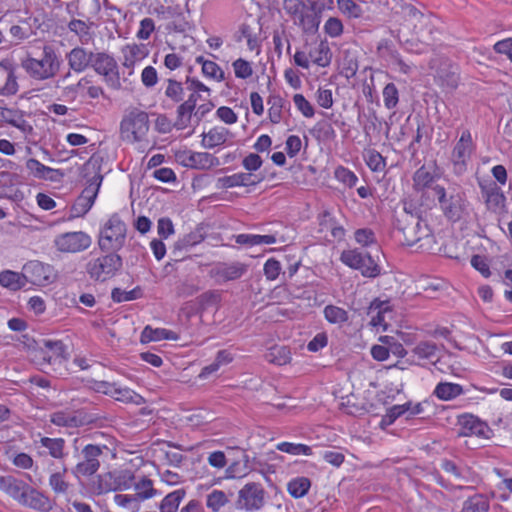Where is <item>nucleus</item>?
I'll return each instance as SVG.
<instances>
[{"mask_svg": "<svg viewBox=\"0 0 512 512\" xmlns=\"http://www.w3.org/2000/svg\"><path fill=\"white\" fill-rule=\"evenodd\" d=\"M0 284L10 290L17 291L23 288L25 280L23 278V271L21 273L11 270H5L0 273Z\"/></svg>", "mask_w": 512, "mask_h": 512, "instance_id": "72a5a7b5", "label": "nucleus"}, {"mask_svg": "<svg viewBox=\"0 0 512 512\" xmlns=\"http://www.w3.org/2000/svg\"><path fill=\"white\" fill-rule=\"evenodd\" d=\"M283 9L295 21L302 13V11L307 9V5L301 0H284Z\"/></svg>", "mask_w": 512, "mask_h": 512, "instance_id": "0e129e2a", "label": "nucleus"}, {"mask_svg": "<svg viewBox=\"0 0 512 512\" xmlns=\"http://www.w3.org/2000/svg\"><path fill=\"white\" fill-rule=\"evenodd\" d=\"M342 13L351 18H359L363 15V9L354 0H337Z\"/></svg>", "mask_w": 512, "mask_h": 512, "instance_id": "603ef678", "label": "nucleus"}, {"mask_svg": "<svg viewBox=\"0 0 512 512\" xmlns=\"http://www.w3.org/2000/svg\"><path fill=\"white\" fill-rule=\"evenodd\" d=\"M395 228L398 233L403 237V243L412 246L421 239L420 219L412 213L404 211L403 214L398 216L395 220Z\"/></svg>", "mask_w": 512, "mask_h": 512, "instance_id": "f8f14e48", "label": "nucleus"}, {"mask_svg": "<svg viewBox=\"0 0 512 512\" xmlns=\"http://www.w3.org/2000/svg\"><path fill=\"white\" fill-rule=\"evenodd\" d=\"M150 128L149 115L146 111L133 107L127 109L120 122V138L127 143L142 142Z\"/></svg>", "mask_w": 512, "mask_h": 512, "instance_id": "f257e3e1", "label": "nucleus"}, {"mask_svg": "<svg viewBox=\"0 0 512 512\" xmlns=\"http://www.w3.org/2000/svg\"><path fill=\"white\" fill-rule=\"evenodd\" d=\"M294 22L303 30L304 33L315 34L318 31L321 16L317 15L315 12L305 9Z\"/></svg>", "mask_w": 512, "mask_h": 512, "instance_id": "c756f323", "label": "nucleus"}, {"mask_svg": "<svg viewBox=\"0 0 512 512\" xmlns=\"http://www.w3.org/2000/svg\"><path fill=\"white\" fill-rule=\"evenodd\" d=\"M165 96L173 103H180L184 99L183 83L176 79H167V87L165 89Z\"/></svg>", "mask_w": 512, "mask_h": 512, "instance_id": "a18cd8bd", "label": "nucleus"}, {"mask_svg": "<svg viewBox=\"0 0 512 512\" xmlns=\"http://www.w3.org/2000/svg\"><path fill=\"white\" fill-rule=\"evenodd\" d=\"M83 451L85 452V459L76 465V473L82 476H90L99 468V461L97 457L101 454L102 450Z\"/></svg>", "mask_w": 512, "mask_h": 512, "instance_id": "cd10ccee", "label": "nucleus"}, {"mask_svg": "<svg viewBox=\"0 0 512 512\" xmlns=\"http://www.w3.org/2000/svg\"><path fill=\"white\" fill-rule=\"evenodd\" d=\"M271 107L268 110L269 119L272 123L277 124L281 121L283 98L280 96H271L268 100Z\"/></svg>", "mask_w": 512, "mask_h": 512, "instance_id": "4d7b16f0", "label": "nucleus"}, {"mask_svg": "<svg viewBox=\"0 0 512 512\" xmlns=\"http://www.w3.org/2000/svg\"><path fill=\"white\" fill-rule=\"evenodd\" d=\"M464 393L463 387L456 383L440 382L433 394L440 400L450 401Z\"/></svg>", "mask_w": 512, "mask_h": 512, "instance_id": "7c9ffc66", "label": "nucleus"}, {"mask_svg": "<svg viewBox=\"0 0 512 512\" xmlns=\"http://www.w3.org/2000/svg\"><path fill=\"white\" fill-rule=\"evenodd\" d=\"M49 485L56 494L68 492L70 484L65 480L64 473L56 472L50 475Z\"/></svg>", "mask_w": 512, "mask_h": 512, "instance_id": "6e6d98bb", "label": "nucleus"}, {"mask_svg": "<svg viewBox=\"0 0 512 512\" xmlns=\"http://www.w3.org/2000/svg\"><path fill=\"white\" fill-rule=\"evenodd\" d=\"M20 505L39 512H49L53 508L52 500L43 492L28 486Z\"/></svg>", "mask_w": 512, "mask_h": 512, "instance_id": "a211bd4d", "label": "nucleus"}, {"mask_svg": "<svg viewBox=\"0 0 512 512\" xmlns=\"http://www.w3.org/2000/svg\"><path fill=\"white\" fill-rule=\"evenodd\" d=\"M22 269L25 284L30 283L36 286H46L54 280L52 267L40 261H29Z\"/></svg>", "mask_w": 512, "mask_h": 512, "instance_id": "ddd939ff", "label": "nucleus"}, {"mask_svg": "<svg viewBox=\"0 0 512 512\" xmlns=\"http://www.w3.org/2000/svg\"><path fill=\"white\" fill-rule=\"evenodd\" d=\"M127 226L117 213H114L99 232L98 246L103 252L117 253L125 244Z\"/></svg>", "mask_w": 512, "mask_h": 512, "instance_id": "39448f33", "label": "nucleus"}, {"mask_svg": "<svg viewBox=\"0 0 512 512\" xmlns=\"http://www.w3.org/2000/svg\"><path fill=\"white\" fill-rule=\"evenodd\" d=\"M310 57L313 62L321 67H326L331 62V53L329 47L321 42L317 48L310 51Z\"/></svg>", "mask_w": 512, "mask_h": 512, "instance_id": "49530a36", "label": "nucleus"}, {"mask_svg": "<svg viewBox=\"0 0 512 512\" xmlns=\"http://www.w3.org/2000/svg\"><path fill=\"white\" fill-rule=\"evenodd\" d=\"M264 497L265 491L261 484L247 483L239 491L237 504L246 511L259 510L264 505Z\"/></svg>", "mask_w": 512, "mask_h": 512, "instance_id": "4468645a", "label": "nucleus"}, {"mask_svg": "<svg viewBox=\"0 0 512 512\" xmlns=\"http://www.w3.org/2000/svg\"><path fill=\"white\" fill-rule=\"evenodd\" d=\"M323 313L325 319L331 324L342 325L349 320L348 312L336 305H327Z\"/></svg>", "mask_w": 512, "mask_h": 512, "instance_id": "a19ab883", "label": "nucleus"}, {"mask_svg": "<svg viewBox=\"0 0 512 512\" xmlns=\"http://www.w3.org/2000/svg\"><path fill=\"white\" fill-rule=\"evenodd\" d=\"M479 187L489 211L498 212L504 207L506 197L502 189L495 182H479Z\"/></svg>", "mask_w": 512, "mask_h": 512, "instance_id": "dca6fc26", "label": "nucleus"}, {"mask_svg": "<svg viewBox=\"0 0 512 512\" xmlns=\"http://www.w3.org/2000/svg\"><path fill=\"white\" fill-rule=\"evenodd\" d=\"M429 69L433 71V78L445 92H453L460 83L459 66L447 57L436 55L428 63Z\"/></svg>", "mask_w": 512, "mask_h": 512, "instance_id": "20e7f679", "label": "nucleus"}, {"mask_svg": "<svg viewBox=\"0 0 512 512\" xmlns=\"http://www.w3.org/2000/svg\"><path fill=\"white\" fill-rule=\"evenodd\" d=\"M228 503L227 495L221 490H213L207 496L206 505L213 512H218Z\"/></svg>", "mask_w": 512, "mask_h": 512, "instance_id": "09e8293b", "label": "nucleus"}, {"mask_svg": "<svg viewBox=\"0 0 512 512\" xmlns=\"http://www.w3.org/2000/svg\"><path fill=\"white\" fill-rule=\"evenodd\" d=\"M335 176L339 181L343 182L350 188L355 186L358 181L357 176L345 167L337 168L335 171Z\"/></svg>", "mask_w": 512, "mask_h": 512, "instance_id": "774afa93", "label": "nucleus"}, {"mask_svg": "<svg viewBox=\"0 0 512 512\" xmlns=\"http://www.w3.org/2000/svg\"><path fill=\"white\" fill-rule=\"evenodd\" d=\"M102 385L106 387L104 393L114 395L115 399L118 401L133 403L136 405L145 403V399L141 395L129 388L117 387L115 383L111 384L107 382H102Z\"/></svg>", "mask_w": 512, "mask_h": 512, "instance_id": "b1692460", "label": "nucleus"}, {"mask_svg": "<svg viewBox=\"0 0 512 512\" xmlns=\"http://www.w3.org/2000/svg\"><path fill=\"white\" fill-rule=\"evenodd\" d=\"M340 260L348 267L359 270L361 275L366 278H377L382 274L380 266V252L375 255L360 249L344 250L341 253Z\"/></svg>", "mask_w": 512, "mask_h": 512, "instance_id": "7ed1b4c3", "label": "nucleus"}, {"mask_svg": "<svg viewBox=\"0 0 512 512\" xmlns=\"http://www.w3.org/2000/svg\"><path fill=\"white\" fill-rule=\"evenodd\" d=\"M311 487L309 478L301 476L291 479L287 484L288 493L295 499L304 497Z\"/></svg>", "mask_w": 512, "mask_h": 512, "instance_id": "f704fd0d", "label": "nucleus"}, {"mask_svg": "<svg viewBox=\"0 0 512 512\" xmlns=\"http://www.w3.org/2000/svg\"><path fill=\"white\" fill-rule=\"evenodd\" d=\"M437 350L438 347L435 343L429 341H422L414 347L413 353L419 359H431L436 355Z\"/></svg>", "mask_w": 512, "mask_h": 512, "instance_id": "3c124183", "label": "nucleus"}, {"mask_svg": "<svg viewBox=\"0 0 512 512\" xmlns=\"http://www.w3.org/2000/svg\"><path fill=\"white\" fill-rule=\"evenodd\" d=\"M114 483L115 482H113L111 472L101 474L97 477V481L94 482V490L98 494H104L110 491H115Z\"/></svg>", "mask_w": 512, "mask_h": 512, "instance_id": "5fc2aeb1", "label": "nucleus"}, {"mask_svg": "<svg viewBox=\"0 0 512 512\" xmlns=\"http://www.w3.org/2000/svg\"><path fill=\"white\" fill-rule=\"evenodd\" d=\"M460 423L463 429L467 431L465 432V434L469 433L471 435H476L484 439H490L493 437V430L485 422H482L476 416H463L460 420Z\"/></svg>", "mask_w": 512, "mask_h": 512, "instance_id": "5701e85b", "label": "nucleus"}, {"mask_svg": "<svg viewBox=\"0 0 512 512\" xmlns=\"http://www.w3.org/2000/svg\"><path fill=\"white\" fill-rule=\"evenodd\" d=\"M97 415L87 412L85 409H79L72 412L73 427H80L91 424L97 420Z\"/></svg>", "mask_w": 512, "mask_h": 512, "instance_id": "052dcab7", "label": "nucleus"}, {"mask_svg": "<svg viewBox=\"0 0 512 512\" xmlns=\"http://www.w3.org/2000/svg\"><path fill=\"white\" fill-rule=\"evenodd\" d=\"M93 56L94 52L77 46L66 54V59L70 70L76 73H81L91 66Z\"/></svg>", "mask_w": 512, "mask_h": 512, "instance_id": "6ab92c4d", "label": "nucleus"}, {"mask_svg": "<svg viewBox=\"0 0 512 512\" xmlns=\"http://www.w3.org/2000/svg\"><path fill=\"white\" fill-rule=\"evenodd\" d=\"M489 503L482 495L469 497L463 504L460 512H488Z\"/></svg>", "mask_w": 512, "mask_h": 512, "instance_id": "c03bdc74", "label": "nucleus"}, {"mask_svg": "<svg viewBox=\"0 0 512 512\" xmlns=\"http://www.w3.org/2000/svg\"><path fill=\"white\" fill-rule=\"evenodd\" d=\"M433 193L438 199L443 215L449 221L457 222L462 218L466 210L464 194L457 192L447 195L446 189L440 185L433 187Z\"/></svg>", "mask_w": 512, "mask_h": 512, "instance_id": "0eeeda50", "label": "nucleus"}, {"mask_svg": "<svg viewBox=\"0 0 512 512\" xmlns=\"http://www.w3.org/2000/svg\"><path fill=\"white\" fill-rule=\"evenodd\" d=\"M368 167L374 172H382L386 167L385 158L375 149H369L365 154Z\"/></svg>", "mask_w": 512, "mask_h": 512, "instance_id": "de8ad7c7", "label": "nucleus"}, {"mask_svg": "<svg viewBox=\"0 0 512 512\" xmlns=\"http://www.w3.org/2000/svg\"><path fill=\"white\" fill-rule=\"evenodd\" d=\"M115 491H124L131 488L134 484V474L130 470H120L111 472Z\"/></svg>", "mask_w": 512, "mask_h": 512, "instance_id": "ea45409f", "label": "nucleus"}, {"mask_svg": "<svg viewBox=\"0 0 512 512\" xmlns=\"http://www.w3.org/2000/svg\"><path fill=\"white\" fill-rule=\"evenodd\" d=\"M236 243L241 245L255 246L261 244H274L276 237L274 235H255L239 234L235 238Z\"/></svg>", "mask_w": 512, "mask_h": 512, "instance_id": "58836bf2", "label": "nucleus"}, {"mask_svg": "<svg viewBox=\"0 0 512 512\" xmlns=\"http://www.w3.org/2000/svg\"><path fill=\"white\" fill-rule=\"evenodd\" d=\"M264 358L269 363L285 365L291 360V351L287 346L275 345L265 353Z\"/></svg>", "mask_w": 512, "mask_h": 512, "instance_id": "2f4dec72", "label": "nucleus"}, {"mask_svg": "<svg viewBox=\"0 0 512 512\" xmlns=\"http://www.w3.org/2000/svg\"><path fill=\"white\" fill-rule=\"evenodd\" d=\"M391 312V308L388 302L381 301L378 298L374 299L368 308V314L372 315L370 324L374 327L383 326L386 330L387 325L384 323V314Z\"/></svg>", "mask_w": 512, "mask_h": 512, "instance_id": "c85d7f7f", "label": "nucleus"}, {"mask_svg": "<svg viewBox=\"0 0 512 512\" xmlns=\"http://www.w3.org/2000/svg\"><path fill=\"white\" fill-rule=\"evenodd\" d=\"M91 238L82 231L66 232L54 239V245L60 252L77 253L88 249L91 245Z\"/></svg>", "mask_w": 512, "mask_h": 512, "instance_id": "9d476101", "label": "nucleus"}, {"mask_svg": "<svg viewBox=\"0 0 512 512\" xmlns=\"http://www.w3.org/2000/svg\"><path fill=\"white\" fill-rule=\"evenodd\" d=\"M28 486L29 485L26 482L16 479L13 476H0V490L19 504L21 503Z\"/></svg>", "mask_w": 512, "mask_h": 512, "instance_id": "412c9836", "label": "nucleus"}, {"mask_svg": "<svg viewBox=\"0 0 512 512\" xmlns=\"http://www.w3.org/2000/svg\"><path fill=\"white\" fill-rule=\"evenodd\" d=\"M29 76L36 80H46L54 77L60 68V61L52 46L43 47L41 59L27 57L21 63Z\"/></svg>", "mask_w": 512, "mask_h": 512, "instance_id": "f03ea898", "label": "nucleus"}, {"mask_svg": "<svg viewBox=\"0 0 512 512\" xmlns=\"http://www.w3.org/2000/svg\"><path fill=\"white\" fill-rule=\"evenodd\" d=\"M103 158L98 154H93L81 167L80 176L86 183H102L101 174Z\"/></svg>", "mask_w": 512, "mask_h": 512, "instance_id": "4be33fe9", "label": "nucleus"}, {"mask_svg": "<svg viewBox=\"0 0 512 512\" xmlns=\"http://www.w3.org/2000/svg\"><path fill=\"white\" fill-rule=\"evenodd\" d=\"M90 67L93 68L98 75L104 77V81L110 88L114 90L121 89L119 66L113 56L106 52L94 53Z\"/></svg>", "mask_w": 512, "mask_h": 512, "instance_id": "6e6552de", "label": "nucleus"}, {"mask_svg": "<svg viewBox=\"0 0 512 512\" xmlns=\"http://www.w3.org/2000/svg\"><path fill=\"white\" fill-rule=\"evenodd\" d=\"M202 73L204 76L212 78L218 82L225 79V73L214 61L203 62Z\"/></svg>", "mask_w": 512, "mask_h": 512, "instance_id": "bf43d9fd", "label": "nucleus"}, {"mask_svg": "<svg viewBox=\"0 0 512 512\" xmlns=\"http://www.w3.org/2000/svg\"><path fill=\"white\" fill-rule=\"evenodd\" d=\"M293 102L296 108L303 114V116L306 118H311L314 116V107L302 94H295L293 96Z\"/></svg>", "mask_w": 512, "mask_h": 512, "instance_id": "e2e57ef3", "label": "nucleus"}, {"mask_svg": "<svg viewBox=\"0 0 512 512\" xmlns=\"http://www.w3.org/2000/svg\"><path fill=\"white\" fill-rule=\"evenodd\" d=\"M473 150V140L469 130L462 132L460 139L453 148L451 160L453 171L457 175L467 170V161L470 159Z\"/></svg>", "mask_w": 512, "mask_h": 512, "instance_id": "9b49d317", "label": "nucleus"}, {"mask_svg": "<svg viewBox=\"0 0 512 512\" xmlns=\"http://www.w3.org/2000/svg\"><path fill=\"white\" fill-rule=\"evenodd\" d=\"M68 29L78 35L82 43H85L90 39V28L83 20H71L68 23Z\"/></svg>", "mask_w": 512, "mask_h": 512, "instance_id": "13d9d810", "label": "nucleus"}, {"mask_svg": "<svg viewBox=\"0 0 512 512\" xmlns=\"http://www.w3.org/2000/svg\"><path fill=\"white\" fill-rule=\"evenodd\" d=\"M196 110V105L190 103V101H182L176 110V121L173 126L177 130H184L188 126L191 125L192 121H194V112Z\"/></svg>", "mask_w": 512, "mask_h": 512, "instance_id": "a878e982", "label": "nucleus"}, {"mask_svg": "<svg viewBox=\"0 0 512 512\" xmlns=\"http://www.w3.org/2000/svg\"><path fill=\"white\" fill-rule=\"evenodd\" d=\"M324 31L332 38L339 37L343 33L342 21L336 17H330L324 25Z\"/></svg>", "mask_w": 512, "mask_h": 512, "instance_id": "338daca9", "label": "nucleus"}, {"mask_svg": "<svg viewBox=\"0 0 512 512\" xmlns=\"http://www.w3.org/2000/svg\"><path fill=\"white\" fill-rule=\"evenodd\" d=\"M383 101L387 109H394L399 102V93L394 83H388L383 89Z\"/></svg>", "mask_w": 512, "mask_h": 512, "instance_id": "864d4df0", "label": "nucleus"}, {"mask_svg": "<svg viewBox=\"0 0 512 512\" xmlns=\"http://www.w3.org/2000/svg\"><path fill=\"white\" fill-rule=\"evenodd\" d=\"M435 180V176L430 173L425 166L420 167L416 170L413 175V188L415 191L420 192L426 188H431L433 190V185Z\"/></svg>", "mask_w": 512, "mask_h": 512, "instance_id": "473e14b6", "label": "nucleus"}, {"mask_svg": "<svg viewBox=\"0 0 512 512\" xmlns=\"http://www.w3.org/2000/svg\"><path fill=\"white\" fill-rule=\"evenodd\" d=\"M378 49H384L386 51L387 55L390 57L393 63L398 66L400 72L404 74H409L411 72V66L403 61L400 53L393 47L390 41H381Z\"/></svg>", "mask_w": 512, "mask_h": 512, "instance_id": "c9c22d12", "label": "nucleus"}, {"mask_svg": "<svg viewBox=\"0 0 512 512\" xmlns=\"http://www.w3.org/2000/svg\"><path fill=\"white\" fill-rule=\"evenodd\" d=\"M232 66L234 69L235 76L237 78L247 79L251 77L253 74V69L250 62H248L245 59L238 58L232 63Z\"/></svg>", "mask_w": 512, "mask_h": 512, "instance_id": "680f3d73", "label": "nucleus"}, {"mask_svg": "<svg viewBox=\"0 0 512 512\" xmlns=\"http://www.w3.org/2000/svg\"><path fill=\"white\" fill-rule=\"evenodd\" d=\"M184 495L185 492L181 489L167 494L160 502V512H177Z\"/></svg>", "mask_w": 512, "mask_h": 512, "instance_id": "4c0bfd02", "label": "nucleus"}, {"mask_svg": "<svg viewBox=\"0 0 512 512\" xmlns=\"http://www.w3.org/2000/svg\"><path fill=\"white\" fill-rule=\"evenodd\" d=\"M175 159L180 165L196 170H208L220 164L219 159L212 154L192 150L177 151Z\"/></svg>", "mask_w": 512, "mask_h": 512, "instance_id": "1a4fd4ad", "label": "nucleus"}, {"mask_svg": "<svg viewBox=\"0 0 512 512\" xmlns=\"http://www.w3.org/2000/svg\"><path fill=\"white\" fill-rule=\"evenodd\" d=\"M264 180V176L254 173H235L230 176L220 177L217 180L218 188L228 189L237 186H255Z\"/></svg>", "mask_w": 512, "mask_h": 512, "instance_id": "f3484780", "label": "nucleus"}, {"mask_svg": "<svg viewBox=\"0 0 512 512\" xmlns=\"http://www.w3.org/2000/svg\"><path fill=\"white\" fill-rule=\"evenodd\" d=\"M123 266L122 257L114 252L89 261L86 265V272L90 278L97 282H105L113 278Z\"/></svg>", "mask_w": 512, "mask_h": 512, "instance_id": "423d86ee", "label": "nucleus"}, {"mask_svg": "<svg viewBox=\"0 0 512 512\" xmlns=\"http://www.w3.org/2000/svg\"><path fill=\"white\" fill-rule=\"evenodd\" d=\"M44 346L48 348L52 354L49 356L44 355L43 360L47 361L48 363H51L52 361L56 362L57 360L61 362L62 360L66 359L65 356V345L62 341H51L46 340L44 341Z\"/></svg>", "mask_w": 512, "mask_h": 512, "instance_id": "37998d69", "label": "nucleus"}, {"mask_svg": "<svg viewBox=\"0 0 512 512\" xmlns=\"http://www.w3.org/2000/svg\"><path fill=\"white\" fill-rule=\"evenodd\" d=\"M142 291L140 287H136L130 291H125L120 288H114L111 292V298L116 303L132 301L140 298Z\"/></svg>", "mask_w": 512, "mask_h": 512, "instance_id": "8fccbe9b", "label": "nucleus"}, {"mask_svg": "<svg viewBox=\"0 0 512 512\" xmlns=\"http://www.w3.org/2000/svg\"><path fill=\"white\" fill-rule=\"evenodd\" d=\"M206 238V226L204 224H199L196 228L190 233L184 235L181 239H179L174 244V248L172 253L177 255V252L193 247L199 243H201Z\"/></svg>", "mask_w": 512, "mask_h": 512, "instance_id": "393cba45", "label": "nucleus"}, {"mask_svg": "<svg viewBox=\"0 0 512 512\" xmlns=\"http://www.w3.org/2000/svg\"><path fill=\"white\" fill-rule=\"evenodd\" d=\"M248 271V265L241 262L217 263L210 271L219 283L240 279Z\"/></svg>", "mask_w": 512, "mask_h": 512, "instance_id": "2eb2a0df", "label": "nucleus"}, {"mask_svg": "<svg viewBox=\"0 0 512 512\" xmlns=\"http://www.w3.org/2000/svg\"><path fill=\"white\" fill-rule=\"evenodd\" d=\"M133 486L136 490L135 497L140 500H147L157 495L152 480L147 477H142L138 482H134Z\"/></svg>", "mask_w": 512, "mask_h": 512, "instance_id": "79ce46f5", "label": "nucleus"}, {"mask_svg": "<svg viewBox=\"0 0 512 512\" xmlns=\"http://www.w3.org/2000/svg\"><path fill=\"white\" fill-rule=\"evenodd\" d=\"M251 468L248 466V459L235 461L229 465L227 473L232 478H241L245 476Z\"/></svg>", "mask_w": 512, "mask_h": 512, "instance_id": "69168bd1", "label": "nucleus"}, {"mask_svg": "<svg viewBox=\"0 0 512 512\" xmlns=\"http://www.w3.org/2000/svg\"><path fill=\"white\" fill-rule=\"evenodd\" d=\"M378 49H384L386 51L387 55L390 57L393 63L398 66L400 72L404 74H409L411 72V66L403 61L400 53L393 47L390 41H381Z\"/></svg>", "mask_w": 512, "mask_h": 512, "instance_id": "e433bc0d", "label": "nucleus"}, {"mask_svg": "<svg viewBox=\"0 0 512 512\" xmlns=\"http://www.w3.org/2000/svg\"><path fill=\"white\" fill-rule=\"evenodd\" d=\"M229 134V130L224 127H214L202 134L201 145L207 149L223 145L227 141Z\"/></svg>", "mask_w": 512, "mask_h": 512, "instance_id": "bb28decb", "label": "nucleus"}, {"mask_svg": "<svg viewBox=\"0 0 512 512\" xmlns=\"http://www.w3.org/2000/svg\"><path fill=\"white\" fill-rule=\"evenodd\" d=\"M26 168L29 174L37 179L58 182L64 177L62 170L45 166L34 158H30L26 161Z\"/></svg>", "mask_w": 512, "mask_h": 512, "instance_id": "aec40b11", "label": "nucleus"}]
</instances>
